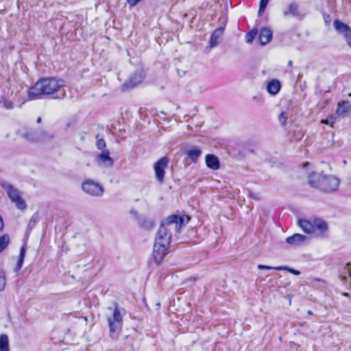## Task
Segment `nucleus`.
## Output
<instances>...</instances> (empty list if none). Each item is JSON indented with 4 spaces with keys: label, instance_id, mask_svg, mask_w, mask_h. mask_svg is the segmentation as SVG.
<instances>
[{
    "label": "nucleus",
    "instance_id": "nucleus-1",
    "mask_svg": "<svg viewBox=\"0 0 351 351\" xmlns=\"http://www.w3.org/2000/svg\"><path fill=\"white\" fill-rule=\"evenodd\" d=\"M64 86V81L54 77H47L38 80L28 90L29 99H38L43 95H49L58 92Z\"/></svg>",
    "mask_w": 351,
    "mask_h": 351
},
{
    "label": "nucleus",
    "instance_id": "nucleus-2",
    "mask_svg": "<svg viewBox=\"0 0 351 351\" xmlns=\"http://www.w3.org/2000/svg\"><path fill=\"white\" fill-rule=\"evenodd\" d=\"M308 184L311 186L325 192H332L337 189L339 180L333 176L313 173L308 176Z\"/></svg>",
    "mask_w": 351,
    "mask_h": 351
},
{
    "label": "nucleus",
    "instance_id": "nucleus-3",
    "mask_svg": "<svg viewBox=\"0 0 351 351\" xmlns=\"http://www.w3.org/2000/svg\"><path fill=\"white\" fill-rule=\"evenodd\" d=\"M108 309L112 311V315L107 317L110 335L112 339H117L123 327V317L117 305L113 309L112 307H108Z\"/></svg>",
    "mask_w": 351,
    "mask_h": 351
},
{
    "label": "nucleus",
    "instance_id": "nucleus-4",
    "mask_svg": "<svg viewBox=\"0 0 351 351\" xmlns=\"http://www.w3.org/2000/svg\"><path fill=\"white\" fill-rule=\"evenodd\" d=\"M2 186L5 190L11 202L20 210H24L26 206L25 201L22 198L20 191L12 185L8 183H4Z\"/></svg>",
    "mask_w": 351,
    "mask_h": 351
},
{
    "label": "nucleus",
    "instance_id": "nucleus-5",
    "mask_svg": "<svg viewBox=\"0 0 351 351\" xmlns=\"http://www.w3.org/2000/svg\"><path fill=\"white\" fill-rule=\"evenodd\" d=\"M171 223H166V219L162 221L158 230L155 241L165 245H170L171 239Z\"/></svg>",
    "mask_w": 351,
    "mask_h": 351
},
{
    "label": "nucleus",
    "instance_id": "nucleus-6",
    "mask_svg": "<svg viewBox=\"0 0 351 351\" xmlns=\"http://www.w3.org/2000/svg\"><path fill=\"white\" fill-rule=\"evenodd\" d=\"M23 136L31 142H45L53 138L48 132L40 130H30L23 134Z\"/></svg>",
    "mask_w": 351,
    "mask_h": 351
},
{
    "label": "nucleus",
    "instance_id": "nucleus-7",
    "mask_svg": "<svg viewBox=\"0 0 351 351\" xmlns=\"http://www.w3.org/2000/svg\"><path fill=\"white\" fill-rule=\"evenodd\" d=\"M82 189L86 194L95 197L101 196L104 192L101 184L90 179L86 180L82 183Z\"/></svg>",
    "mask_w": 351,
    "mask_h": 351
},
{
    "label": "nucleus",
    "instance_id": "nucleus-8",
    "mask_svg": "<svg viewBox=\"0 0 351 351\" xmlns=\"http://www.w3.org/2000/svg\"><path fill=\"white\" fill-rule=\"evenodd\" d=\"M169 164V159L165 156L159 159L154 165L155 178L159 184H163L165 181V169Z\"/></svg>",
    "mask_w": 351,
    "mask_h": 351
},
{
    "label": "nucleus",
    "instance_id": "nucleus-9",
    "mask_svg": "<svg viewBox=\"0 0 351 351\" xmlns=\"http://www.w3.org/2000/svg\"><path fill=\"white\" fill-rule=\"evenodd\" d=\"M169 245L162 243H158L155 241L154 245L153 256L156 263L159 265L168 253V247Z\"/></svg>",
    "mask_w": 351,
    "mask_h": 351
},
{
    "label": "nucleus",
    "instance_id": "nucleus-10",
    "mask_svg": "<svg viewBox=\"0 0 351 351\" xmlns=\"http://www.w3.org/2000/svg\"><path fill=\"white\" fill-rule=\"evenodd\" d=\"M190 219V217L187 215L178 216L176 215H172L166 218V223H171V226L175 224L176 229H180L183 225L187 223Z\"/></svg>",
    "mask_w": 351,
    "mask_h": 351
},
{
    "label": "nucleus",
    "instance_id": "nucleus-11",
    "mask_svg": "<svg viewBox=\"0 0 351 351\" xmlns=\"http://www.w3.org/2000/svg\"><path fill=\"white\" fill-rule=\"evenodd\" d=\"M144 75L142 71L135 73L128 80H127L123 85V90L132 88L139 84L143 80Z\"/></svg>",
    "mask_w": 351,
    "mask_h": 351
},
{
    "label": "nucleus",
    "instance_id": "nucleus-12",
    "mask_svg": "<svg viewBox=\"0 0 351 351\" xmlns=\"http://www.w3.org/2000/svg\"><path fill=\"white\" fill-rule=\"evenodd\" d=\"M290 14L298 19H302L304 16L299 10L298 5L296 3H290L284 9V16H286Z\"/></svg>",
    "mask_w": 351,
    "mask_h": 351
},
{
    "label": "nucleus",
    "instance_id": "nucleus-13",
    "mask_svg": "<svg viewBox=\"0 0 351 351\" xmlns=\"http://www.w3.org/2000/svg\"><path fill=\"white\" fill-rule=\"evenodd\" d=\"M97 162L99 166L112 167L113 165V160L110 157V152L108 150H104L97 158Z\"/></svg>",
    "mask_w": 351,
    "mask_h": 351
},
{
    "label": "nucleus",
    "instance_id": "nucleus-14",
    "mask_svg": "<svg viewBox=\"0 0 351 351\" xmlns=\"http://www.w3.org/2000/svg\"><path fill=\"white\" fill-rule=\"evenodd\" d=\"M205 160L208 168L213 170H218L220 168L219 160L215 155L207 154Z\"/></svg>",
    "mask_w": 351,
    "mask_h": 351
},
{
    "label": "nucleus",
    "instance_id": "nucleus-15",
    "mask_svg": "<svg viewBox=\"0 0 351 351\" xmlns=\"http://www.w3.org/2000/svg\"><path fill=\"white\" fill-rule=\"evenodd\" d=\"M334 27L339 33L343 34L346 39L350 36L351 29L346 24L339 20H335L334 21Z\"/></svg>",
    "mask_w": 351,
    "mask_h": 351
},
{
    "label": "nucleus",
    "instance_id": "nucleus-16",
    "mask_svg": "<svg viewBox=\"0 0 351 351\" xmlns=\"http://www.w3.org/2000/svg\"><path fill=\"white\" fill-rule=\"evenodd\" d=\"M272 38V32L267 27L261 29L259 34V40L261 45L269 43Z\"/></svg>",
    "mask_w": 351,
    "mask_h": 351
},
{
    "label": "nucleus",
    "instance_id": "nucleus-17",
    "mask_svg": "<svg viewBox=\"0 0 351 351\" xmlns=\"http://www.w3.org/2000/svg\"><path fill=\"white\" fill-rule=\"evenodd\" d=\"M224 27L217 28L212 34L210 40V47L211 48L216 47L219 44V40L223 35Z\"/></svg>",
    "mask_w": 351,
    "mask_h": 351
},
{
    "label": "nucleus",
    "instance_id": "nucleus-18",
    "mask_svg": "<svg viewBox=\"0 0 351 351\" xmlns=\"http://www.w3.org/2000/svg\"><path fill=\"white\" fill-rule=\"evenodd\" d=\"M306 239V237L300 234H294L291 237H289L286 239L287 243L291 245H299L303 243Z\"/></svg>",
    "mask_w": 351,
    "mask_h": 351
},
{
    "label": "nucleus",
    "instance_id": "nucleus-19",
    "mask_svg": "<svg viewBox=\"0 0 351 351\" xmlns=\"http://www.w3.org/2000/svg\"><path fill=\"white\" fill-rule=\"evenodd\" d=\"M202 152L201 149L196 146L192 147L186 152L187 157L193 162H196L197 161L199 157L202 155Z\"/></svg>",
    "mask_w": 351,
    "mask_h": 351
},
{
    "label": "nucleus",
    "instance_id": "nucleus-20",
    "mask_svg": "<svg viewBox=\"0 0 351 351\" xmlns=\"http://www.w3.org/2000/svg\"><path fill=\"white\" fill-rule=\"evenodd\" d=\"M281 84L279 80L274 79L268 82L267 90L271 95H276L280 90Z\"/></svg>",
    "mask_w": 351,
    "mask_h": 351
},
{
    "label": "nucleus",
    "instance_id": "nucleus-21",
    "mask_svg": "<svg viewBox=\"0 0 351 351\" xmlns=\"http://www.w3.org/2000/svg\"><path fill=\"white\" fill-rule=\"evenodd\" d=\"M350 111H351V105L348 101H343L338 104L336 112L339 116L343 115Z\"/></svg>",
    "mask_w": 351,
    "mask_h": 351
},
{
    "label": "nucleus",
    "instance_id": "nucleus-22",
    "mask_svg": "<svg viewBox=\"0 0 351 351\" xmlns=\"http://www.w3.org/2000/svg\"><path fill=\"white\" fill-rule=\"evenodd\" d=\"M298 225L306 233H311L314 231V226L310 221L306 219H300L298 221Z\"/></svg>",
    "mask_w": 351,
    "mask_h": 351
},
{
    "label": "nucleus",
    "instance_id": "nucleus-23",
    "mask_svg": "<svg viewBox=\"0 0 351 351\" xmlns=\"http://www.w3.org/2000/svg\"><path fill=\"white\" fill-rule=\"evenodd\" d=\"M25 256V248L24 246H23V247H21V248L20 250V254H19V256L17 257V261H16V266L14 268V270L16 271H19L21 269L23 264Z\"/></svg>",
    "mask_w": 351,
    "mask_h": 351
},
{
    "label": "nucleus",
    "instance_id": "nucleus-24",
    "mask_svg": "<svg viewBox=\"0 0 351 351\" xmlns=\"http://www.w3.org/2000/svg\"><path fill=\"white\" fill-rule=\"evenodd\" d=\"M0 351H9L7 335L3 334L0 335Z\"/></svg>",
    "mask_w": 351,
    "mask_h": 351
},
{
    "label": "nucleus",
    "instance_id": "nucleus-25",
    "mask_svg": "<svg viewBox=\"0 0 351 351\" xmlns=\"http://www.w3.org/2000/svg\"><path fill=\"white\" fill-rule=\"evenodd\" d=\"M10 239L8 234L0 237V253L8 245Z\"/></svg>",
    "mask_w": 351,
    "mask_h": 351
},
{
    "label": "nucleus",
    "instance_id": "nucleus-26",
    "mask_svg": "<svg viewBox=\"0 0 351 351\" xmlns=\"http://www.w3.org/2000/svg\"><path fill=\"white\" fill-rule=\"evenodd\" d=\"M313 226L322 232H325L328 229L327 223L321 219H315Z\"/></svg>",
    "mask_w": 351,
    "mask_h": 351
},
{
    "label": "nucleus",
    "instance_id": "nucleus-27",
    "mask_svg": "<svg viewBox=\"0 0 351 351\" xmlns=\"http://www.w3.org/2000/svg\"><path fill=\"white\" fill-rule=\"evenodd\" d=\"M138 223L140 226L145 228H149L153 226V223L150 220L146 219L145 218H138Z\"/></svg>",
    "mask_w": 351,
    "mask_h": 351
},
{
    "label": "nucleus",
    "instance_id": "nucleus-28",
    "mask_svg": "<svg viewBox=\"0 0 351 351\" xmlns=\"http://www.w3.org/2000/svg\"><path fill=\"white\" fill-rule=\"evenodd\" d=\"M258 268L259 269H274L277 271H283L286 269V266H278V267H270L264 265H258Z\"/></svg>",
    "mask_w": 351,
    "mask_h": 351
},
{
    "label": "nucleus",
    "instance_id": "nucleus-29",
    "mask_svg": "<svg viewBox=\"0 0 351 351\" xmlns=\"http://www.w3.org/2000/svg\"><path fill=\"white\" fill-rule=\"evenodd\" d=\"M6 285L5 273L0 269V291L4 290Z\"/></svg>",
    "mask_w": 351,
    "mask_h": 351
},
{
    "label": "nucleus",
    "instance_id": "nucleus-30",
    "mask_svg": "<svg viewBox=\"0 0 351 351\" xmlns=\"http://www.w3.org/2000/svg\"><path fill=\"white\" fill-rule=\"evenodd\" d=\"M258 34V30L256 29H252L250 32L247 33L245 37L246 42L247 43H251L254 38Z\"/></svg>",
    "mask_w": 351,
    "mask_h": 351
},
{
    "label": "nucleus",
    "instance_id": "nucleus-31",
    "mask_svg": "<svg viewBox=\"0 0 351 351\" xmlns=\"http://www.w3.org/2000/svg\"><path fill=\"white\" fill-rule=\"evenodd\" d=\"M269 0H261L259 3L258 15H261L265 11Z\"/></svg>",
    "mask_w": 351,
    "mask_h": 351
},
{
    "label": "nucleus",
    "instance_id": "nucleus-32",
    "mask_svg": "<svg viewBox=\"0 0 351 351\" xmlns=\"http://www.w3.org/2000/svg\"><path fill=\"white\" fill-rule=\"evenodd\" d=\"M106 142L103 138L97 140V147L99 149H104L106 147Z\"/></svg>",
    "mask_w": 351,
    "mask_h": 351
},
{
    "label": "nucleus",
    "instance_id": "nucleus-33",
    "mask_svg": "<svg viewBox=\"0 0 351 351\" xmlns=\"http://www.w3.org/2000/svg\"><path fill=\"white\" fill-rule=\"evenodd\" d=\"M3 106L7 109H12L14 108V104L12 101L8 100H5L3 101Z\"/></svg>",
    "mask_w": 351,
    "mask_h": 351
},
{
    "label": "nucleus",
    "instance_id": "nucleus-34",
    "mask_svg": "<svg viewBox=\"0 0 351 351\" xmlns=\"http://www.w3.org/2000/svg\"><path fill=\"white\" fill-rule=\"evenodd\" d=\"M278 120L282 125L285 124V123L287 120V117L285 115L284 112L280 113V114L278 117Z\"/></svg>",
    "mask_w": 351,
    "mask_h": 351
},
{
    "label": "nucleus",
    "instance_id": "nucleus-35",
    "mask_svg": "<svg viewBox=\"0 0 351 351\" xmlns=\"http://www.w3.org/2000/svg\"><path fill=\"white\" fill-rule=\"evenodd\" d=\"M285 270H287L289 271L290 273L295 274V275H299L300 274V271L294 269L289 268L288 267H286V269Z\"/></svg>",
    "mask_w": 351,
    "mask_h": 351
},
{
    "label": "nucleus",
    "instance_id": "nucleus-36",
    "mask_svg": "<svg viewBox=\"0 0 351 351\" xmlns=\"http://www.w3.org/2000/svg\"><path fill=\"white\" fill-rule=\"evenodd\" d=\"M141 0H127L128 3L132 8L135 6Z\"/></svg>",
    "mask_w": 351,
    "mask_h": 351
},
{
    "label": "nucleus",
    "instance_id": "nucleus-37",
    "mask_svg": "<svg viewBox=\"0 0 351 351\" xmlns=\"http://www.w3.org/2000/svg\"><path fill=\"white\" fill-rule=\"evenodd\" d=\"M130 213L138 220V218H140L138 217V212L137 210H136L135 209H132L130 210Z\"/></svg>",
    "mask_w": 351,
    "mask_h": 351
},
{
    "label": "nucleus",
    "instance_id": "nucleus-38",
    "mask_svg": "<svg viewBox=\"0 0 351 351\" xmlns=\"http://www.w3.org/2000/svg\"><path fill=\"white\" fill-rule=\"evenodd\" d=\"M3 226H4L3 221L1 216L0 215V231L3 230Z\"/></svg>",
    "mask_w": 351,
    "mask_h": 351
},
{
    "label": "nucleus",
    "instance_id": "nucleus-39",
    "mask_svg": "<svg viewBox=\"0 0 351 351\" xmlns=\"http://www.w3.org/2000/svg\"><path fill=\"white\" fill-rule=\"evenodd\" d=\"M346 41L348 44L351 47V32L350 33L348 38L346 39Z\"/></svg>",
    "mask_w": 351,
    "mask_h": 351
},
{
    "label": "nucleus",
    "instance_id": "nucleus-40",
    "mask_svg": "<svg viewBox=\"0 0 351 351\" xmlns=\"http://www.w3.org/2000/svg\"><path fill=\"white\" fill-rule=\"evenodd\" d=\"M288 66H290V67L293 66V62L291 60H289L288 62Z\"/></svg>",
    "mask_w": 351,
    "mask_h": 351
},
{
    "label": "nucleus",
    "instance_id": "nucleus-41",
    "mask_svg": "<svg viewBox=\"0 0 351 351\" xmlns=\"http://www.w3.org/2000/svg\"><path fill=\"white\" fill-rule=\"evenodd\" d=\"M37 121V123H41V121H42V119H41V117H38V119H37V121Z\"/></svg>",
    "mask_w": 351,
    "mask_h": 351
},
{
    "label": "nucleus",
    "instance_id": "nucleus-42",
    "mask_svg": "<svg viewBox=\"0 0 351 351\" xmlns=\"http://www.w3.org/2000/svg\"><path fill=\"white\" fill-rule=\"evenodd\" d=\"M322 123H326V124H330V123H329V121H328V120H322Z\"/></svg>",
    "mask_w": 351,
    "mask_h": 351
},
{
    "label": "nucleus",
    "instance_id": "nucleus-43",
    "mask_svg": "<svg viewBox=\"0 0 351 351\" xmlns=\"http://www.w3.org/2000/svg\"><path fill=\"white\" fill-rule=\"evenodd\" d=\"M314 280L319 281V279L316 278V279H314Z\"/></svg>",
    "mask_w": 351,
    "mask_h": 351
},
{
    "label": "nucleus",
    "instance_id": "nucleus-44",
    "mask_svg": "<svg viewBox=\"0 0 351 351\" xmlns=\"http://www.w3.org/2000/svg\"><path fill=\"white\" fill-rule=\"evenodd\" d=\"M348 96H349V97H351V93L348 94Z\"/></svg>",
    "mask_w": 351,
    "mask_h": 351
}]
</instances>
